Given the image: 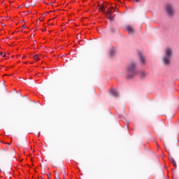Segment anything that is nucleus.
Returning a JSON list of instances; mask_svg holds the SVG:
<instances>
[{"instance_id": "13", "label": "nucleus", "mask_w": 179, "mask_h": 179, "mask_svg": "<svg viewBox=\"0 0 179 179\" xmlns=\"http://www.w3.org/2000/svg\"><path fill=\"white\" fill-rule=\"evenodd\" d=\"M1 55L2 57H6V54H5L4 52H1Z\"/></svg>"}, {"instance_id": "1", "label": "nucleus", "mask_w": 179, "mask_h": 179, "mask_svg": "<svg viewBox=\"0 0 179 179\" xmlns=\"http://www.w3.org/2000/svg\"><path fill=\"white\" fill-rule=\"evenodd\" d=\"M173 57V49L166 48L162 57V62L165 66H169L171 64V58Z\"/></svg>"}, {"instance_id": "7", "label": "nucleus", "mask_w": 179, "mask_h": 179, "mask_svg": "<svg viewBox=\"0 0 179 179\" xmlns=\"http://www.w3.org/2000/svg\"><path fill=\"white\" fill-rule=\"evenodd\" d=\"M110 94H111V96H113V97H118L120 96V94L115 90H111L110 91Z\"/></svg>"}, {"instance_id": "10", "label": "nucleus", "mask_w": 179, "mask_h": 179, "mask_svg": "<svg viewBox=\"0 0 179 179\" xmlns=\"http://www.w3.org/2000/svg\"><path fill=\"white\" fill-rule=\"evenodd\" d=\"M33 58L35 59V61H40V56L38 55H34Z\"/></svg>"}, {"instance_id": "5", "label": "nucleus", "mask_w": 179, "mask_h": 179, "mask_svg": "<svg viewBox=\"0 0 179 179\" xmlns=\"http://www.w3.org/2000/svg\"><path fill=\"white\" fill-rule=\"evenodd\" d=\"M138 56L140 59V64L142 65V66H145V65H146V58L145 56H143V54L140 52H138Z\"/></svg>"}, {"instance_id": "15", "label": "nucleus", "mask_w": 179, "mask_h": 179, "mask_svg": "<svg viewBox=\"0 0 179 179\" xmlns=\"http://www.w3.org/2000/svg\"><path fill=\"white\" fill-rule=\"evenodd\" d=\"M55 178H56V179H59V176H58V175H57V176H55Z\"/></svg>"}, {"instance_id": "4", "label": "nucleus", "mask_w": 179, "mask_h": 179, "mask_svg": "<svg viewBox=\"0 0 179 179\" xmlns=\"http://www.w3.org/2000/svg\"><path fill=\"white\" fill-rule=\"evenodd\" d=\"M165 12L167 16H169V17H173V16L176 15V10H174V6H173V4H166L165 6Z\"/></svg>"}, {"instance_id": "3", "label": "nucleus", "mask_w": 179, "mask_h": 179, "mask_svg": "<svg viewBox=\"0 0 179 179\" xmlns=\"http://www.w3.org/2000/svg\"><path fill=\"white\" fill-rule=\"evenodd\" d=\"M137 64L135 62H131L127 67V78L131 79L134 76H136L138 70H136Z\"/></svg>"}, {"instance_id": "12", "label": "nucleus", "mask_w": 179, "mask_h": 179, "mask_svg": "<svg viewBox=\"0 0 179 179\" xmlns=\"http://www.w3.org/2000/svg\"><path fill=\"white\" fill-rule=\"evenodd\" d=\"M172 163H173L174 167H177V164L176 163V161H174V159L172 160Z\"/></svg>"}, {"instance_id": "9", "label": "nucleus", "mask_w": 179, "mask_h": 179, "mask_svg": "<svg viewBox=\"0 0 179 179\" xmlns=\"http://www.w3.org/2000/svg\"><path fill=\"white\" fill-rule=\"evenodd\" d=\"M139 75H140L141 78L142 79H143L144 78H146V76H148V73H146L145 71H141L139 73Z\"/></svg>"}, {"instance_id": "14", "label": "nucleus", "mask_w": 179, "mask_h": 179, "mask_svg": "<svg viewBox=\"0 0 179 179\" xmlns=\"http://www.w3.org/2000/svg\"><path fill=\"white\" fill-rule=\"evenodd\" d=\"M124 110H122V113H119L120 116H122V114H124Z\"/></svg>"}, {"instance_id": "16", "label": "nucleus", "mask_w": 179, "mask_h": 179, "mask_svg": "<svg viewBox=\"0 0 179 179\" xmlns=\"http://www.w3.org/2000/svg\"><path fill=\"white\" fill-rule=\"evenodd\" d=\"M25 28H26V25L25 24L22 25V29H25Z\"/></svg>"}, {"instance_id": "2", "label": "nucleus", "mask_w": 179, "mask_h": 179, "mask_svg": "<svg viewBox=\"0 0 179 179\" xmlns=\"http://www.w3.org/2000/svg\"><path fill=\"white\" fill-rule=\"evenodd\" d=\"M106 8H107V6H99V10H101V12H103V13L106 15V17L107 19H108V20H114L115 15H114L113 13L114 10H115V8H114L113 7H110L108 8L107 11H106Z\"/></svg>"}, {"instance_id": "17", "label": "nucleus", "mask_w": 179, "mask_h": 179, "mask_svg": "<svg viewBox=\"0 0 179 179\" xmlns=\"http://www.w3.org/2000/svg\"><path fill=\"white\" fill-rule=\"evenodd\" d=\"M135 2H139V0H135Z\"/></svg>"}, {"instance_id": "8", "label": "nucleus", "mask_w": 179, "mask_h": 179, "mask_svg": "<svg viewBox=\"0 0 179 179\" xmlns=\"http://www.w3.org/2000/svg\"><path fill=\"white\" fill-rule=\"evenodd\" d=\"M165 148H166V150H167V152H170V150H171V145H170L169 143H165Z\"/></svg>"}, {"instance_id": "11", "label": "nucleus", "mask_w": 179, "mask_h": 179, "mask_svg": "<svg viewBox=\"0 0 179 179\" xmlns=\"http://www.w3.org/2000/svg\"><path fill=\"white\" fill-rule=\"evenodd\" d=\"M115 51H114V50H111L110 51V57H113V54H115Z\"/></svg>"}, {"instance_id": "6", "label": "nucleus", "mask_w": 179, "mask_h": 179, "mask_svg": "<svg viewBox=\"0 0 179 179\" xmlns=\"http://www.w3.org/2000/svg\"><path fill=\"white\" fill-rule=\"evenodd\" d=\"M126 30H127L129 34H134V33H135V29L131 25L127 26Z\"/></svg>"}, {"instance_id": "18", "label": "nucleus", "mask_w": 179, "mask_h": 179, "mask_svg": "<svg viewBox=\"0 0 179 179\" xmlns=\"http://www.w3.org/2000/svg\"><path fill=\"white\" fill-rule=\"evenodd\" d=\"M24 64H27V62H26Z\"/></svg>"}, {"instance_id": "19", "label": "nucleus", "mask_w": 179, "mask_h": 179, "mask_svg": "<svg viewBox=\"0 0 179 179\" xmlns=\"http://www.w3.org/2000/svg\"><path fill=\"white\" fill-rule=\"evenodd\" d=\"M64 178L65 179V177H64Z\"/></svg>"}]
</instances>
